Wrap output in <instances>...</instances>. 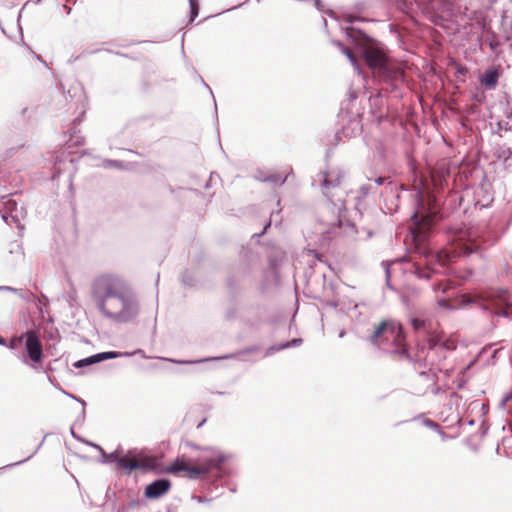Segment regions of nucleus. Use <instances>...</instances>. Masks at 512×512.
<instances>
[{
    "mask_svg": "<svg viewBox=\"0 0 512 512\" xmlns=\"http://www.w3.org/2000/svg\"><path fill=\"white\" fill-rule=\"evenodd\" d=\"M97 306L107 317L126 321L136 315L137 305L126 285L113 276H101L93 286Z\"/></svg>",
    "mask_w": 512,
    "mask_h": 512,
    "instance_id": "1",
    "label": "nucleus"
},
{
    "mask_svg": "<svg viewBox=\"0 0 512 512\" xmlns=\"http://www.w3.org/2000/svg\"><path fill=\"white\" fill-rule=\"evenodd\" d=\"M0 345H5V339L0 337Z\"/></svg>",
    "mask_w": 512,
    "mask_h": 512,
    "instance_id": "25",
    "label": "nucleus"
},
{
    "mask_svg": "<svg viewBox=\"0 0 512 512\" xmlns=\"http://www.w3.org/2000/svg\"><path fill=\"white\" fill-rule=\"evenodd\" d=\"M300 343L301 339H294L291 342H287L286 344H284L281 348H289L291 346L299 345Z\"/></svg>",
    "mask_w": 512,
    "mask_h": 512,
    "instance_id": "18",
    "label": "nucleus"
},
{
    "mask_svg": "<svg viewBox=\"0 0 512 512\" xmlns=\"http://www.w3.org/2000/svg\"><path fill=\"white\" fill-rule=\"evenodd\" d=\"M404 340L401 325L392 320L383 321L370 338L374 345L391 353L406 352Z\"/></svg>",
    "mask_w": 512,
    "mask_h": 512,
    "instance_id": "2",
    "label": "nucleus"
},
{
    "mask_svg": "<svg viewBox=\"0 0 512 512\" xmlns=\"http://www.w3.org/2000/svg\"><path fill=\"white\" fill-rule=\"evenodd\" d=\"M412 325L415 328V330H418V329H420L423 326V322L418 320V319H413L412 320Z\"/></svg>",
    "mask_w": 512,
    "mask_h": 512,
    "instance_id": "19",
    "label": "nucleus"
},
{
    "mask_svg": "<svg viewBox=\"0 0 512 512\" xmlns=\"http://www.w3.org/2000/svg\"><path fill=\"white\" fill-rule=\"evenodd\" d=\"M473 302L479 303L484 310L498 316L512 315V294L507 290L491 289L484 294L476 295Z\"/></svg>",
    "mask_w": 512,
    "mask_h": 512,
    "instance_id": "4",
    "label": "nucleus"
},
{
    "mask_svg": "<svg viewBox=\"0 0 512 512\" xmlns=\"http://www.w3.org/2000/svg\"><path fill=\"white\" fill-rule=\"evenodd\" d=\"M343 53L347 56V58L354 66L357 65V59L352 50H350L349 48H343Z\"/></svg>",
    "mask_w": 512,
    "mask_h": 512,
    "instance_id": "16",
    "label": "nucleus"
},
{
    "mask_svg": "<svg viewBox=\"0 0 512 512\" xmlns=\"http://www.w3.org/2000/svg\"><path fill=\"white\" fill-rule=\"evenodd\" d=\"M435 258L440 264H445V259L442 257L441 254L435 255Z\"/></svg>",
    "mask_w": 512,
    "mask_h": 512,
    "instance_id": "22",
    "label": "nucleus"
},
{
    "mask_svg": "<svg viewBox=\"0 0 512 512\" xmlns=\"http://www.w3.org/2000/svg\"><path fill=\"white\" fill-rule=\"evenodd\" d=\"M511 399H512V392L507 393V394L504 396V398H503V400H502V402H501V405L504 407V406L506 405V403H507L508 401H510Z\"/></svg>",
    "mask_w": 512,
    "mask_h": 512,
    "instance_id": "20",
    "label": "nucleus"
},
{
    "mask_svg": "<svg viewBox=\"0 0 512 512\" xmlns=\"http://www.w3.org/2000/svg\"><path fill=\"white\" fill-rule=\"evenodd\" d=\"M426 226H410V234L413 239V241L416 242L418 246L422 245V243L425 241L426 238V231H424V228Z\"/></svg>",
    "mask_w": 512,
    "mask_h": 512,
    "instance_id": "12",
    "label": "nucleus"
},
{
    "mask_svg": "<svg viewBox=\"0 0 512 512\" xmlns=\"http://www.w3.org/2000/svg\"><path fill=\"white\" fill-rule=\"evenodd\" d=\"M499 72L497 69H489L486 70L485 73L481 76L480 82L485 85L487 88H495L498 83Z\"/></svg>",
    "mask_w": 512,
    "mask_h": 512,
    "instance_id": "11",
    "label": "nucleus"
},
{
    "mask_svg": "<svg viewBox=\"0 0 512 512\" xmlns=\"http://www.w3.org/2000/svg\"><path fill=\"white\" fill-rule=\"evenodd\" d=\"M386 274H387V282H389V271L388 270L386 271Z\"/></svg>",
    "mask_w": 512,
    "mask_h": 512,
    "instance_id": "27",
    "label": "nucleus"
},
{
    "mask_svg": "<svg viewBox=\"0 0 512 512\" xmlns=\"http://www.w3.org/2000/svg\"><path fill=\"white\" fill-rule=\"evenodd\" d=\"M364 59L372 69H378L379 71L389 70L388 58L381 48L367 47L364 50Z\"/></svg>",
    "mask_w": 512,
    "mask_h": 512,
    "instance_id": "6",
    "label": "nucleus"
},
{
    "mask_svg": "<svg viewBox=\"0 0 512 512\" xmlns=\"http://www.w3.org/2000/svg\"><path fill=\"white\" fill-rule=\"evenodd\" d=\"M2 218L7 224H18L24 219L23 209H19L16 202L8 201L5 203V212Z\"/></svg>",
    "mask_w": 512,
    "mask_h": 512,
    "instance_id": "9",
    "label": "nucleus"
},
{
    "mask_svg": "<svg viewBox=\"0 0 512 512\" xmlns=\"http://www.w3.org/2000/svg\"><path fill=\"white\" fill-rule=\"evenodd\" d=\"M4 289L14 291V289H12L11 287H5Z\"/></svg>",
    "mask_w": 512,
    "mask_h": 512,
    "instance_id": "28",
    "label": "nucleus"
},
{
    "mask_svg": "<svg viewBox=\"0 0 512 512\" xmlns=\"http://www.w3.org/2000/svg\"><path fill=\"white\" fill-rule=\"evenodd\" d=\"M383 74H385L390 80L398 81L402 80L404 77V72L402 68L392 65L389 63V70L388 71H381Z\"/></svg>",
    "mask_w": 512,
    "mask_h": 512,
    "instance_id": "13",
    "label": "nucleus"
},
{
    "mask_svg": "<svg viewBox=\"0 0 512 512\" xmlns=\"http://www.w3.org/2000/svg\"><path fill=\"white\" fill-rule=\"evenodd\" d=\"M433 221V219L430 218V215L423 216L421 221L416 220L413 224H430V222Z\"/></svg>",
    "mask_w": 512,
    "mask_h": 512,
    "instance_id": "17",
    "label": "nucleus"
},
{
    "mask_svg": "<svg viewBox=\"0 0 512 512\" xmlns=\"http://www.w3.org/2000/svg\"><path fill=\"white\" fill-rule=\"evenodd\" d=\"M119 467L125 470L146 469L152 467V460L141 452H129L117 460Z\"/></svg>",
    "mask_w": 512,
    "mask_h": 512,
    "instance_id": "5",
    "label": "nucleus"
},
{
    "mask_svg": "<svg viewBox=\"0 0 512 512\" xmlns=\"http://www.w3.org/2000/svg\"><path fill=\"white\" fill-rule=\"evenodd\" d=\"M472 252H473V249H472V248H470V249L468 250V253H472Z\"/></svg>",
    "mask_w": 512,
    "mask_h": 512,
    "instance_id": "30",
    "label": "nucleus"
},
{
    "mask_svg": "<svg viewBox=\"0 0 512 512\" xmlns=\"http://www.w3.org/2000/svg\"><path fill=\"white\" fill-rule=\"evenodd\" d=\"M116 356L117 355L114 352H104V353L96 354V355L90 356L88 358L82 359V360L78 361L75 364V366L82 367V366L93 364V363H96V362H99V361H102L105 359H111Z\"/></svg>",
    "mask_w": 512,
    "mask_h": 512,
    "instance_id": "10",
    "label": "nucleus"
},
{
    "mask_svg": "<svg viewBox=\"0 0 512 512\" xmlns=\"http://www.w3.org/2000/svg\"><path fill=\"white\" fill-rule=\"evenodd\" d=\"M25 341V349L31 361L39 363L42 360V345L33 331H28L19 337V341Z\"/></svg>",
    "mask_w": 512,
    "mask_h": 512,
    "instance_id": "7",
    "label": "nucleus"
},
{
    "mask_svg": "<svg viewBox=\"0 0 512 512\" xmlns=\"http://www.w3.org/2000/svg\"><path fill=\"white\" fill-rule=\"evenodd\" d=\"M95 447H97L99 451L103 452L102 448H100L99 446L95 445Z\"/></svg>",
    "mask_w": 512,
    "mask_h": 512,
    "instance_id": "29",
    "label": "nucleus"
},
{
    "mask_svg": "<svg viewBox=\"0 0 512 512\" xmlns=\"http://www.w3.org/2000/svg\"><path fill=\"white\" fill-rule=\"evenodd\" d=\"M358 19H359L358 17H355L353 15H347L346 16V21L349 22V23H353L354 21H356Z\"/></svg>",
    "mask_w": 512,
    "mask_h": 512,
    "instance_id": "21",
    "label": "nucleus"
},
{
    "mask_svg": "<svg viewBox=\"0 0 512 512\" xmlns=\"http://www.w3.org/2000/svg\"><path fill=\"white\" fill-rule=\"evenodd\" d=\"M190 7H191V21H193L199 12L198 2L197 0H189Z\"/></svg>",
    "mask_w": 512,
    "mask_h": 512,
    "instance_id": "15",
    "label": "nucleus"
},
{
    "mask_svg": "<svg viewBox=\"0 0 512 512\" xmlns=\"http://www.w3.org/2000/svg\"><path fill=\"white\" fill-rule=\"evenodd\" d=\"M384 181H385V178H383V177H378V178L375 180V182H376V184H377V185H382V184L384 183Z\"/></svg>",
    "mask_w": 512,
    "mask_h": 512,
    "instance_id": "24",
    "label": "nucleus"
},
{
    "mask_svg": "<svg viewBox=\"0 0 512 512\" xmlns=\"http://www.w3.org/2000/svg\"><path fill=\"white\" fill-rule=\"evenodd\" d=\"M428 424L433 427H438V425L434 424L433 422L429 421Z\"/></svg>",
    "mask_w": 512,
    "mask_h": 512,
    "instance_id": "26",
    "label": "nucleus"
},
{
    "mask_svg": "<svg viewBox=\"0 0 512 512\" xmlns=\"http://www.w3.org/2000/svg\"><path fill=\"white\" fill-rule=\"evenodd\" d=\"M288 174V171L275 172L264 178V181L271 182L275 185H282L286 181Z\"/></svg>",
    "mask_w": 512,
    "mask_h": 512,
    "instance_id": "14",
    "label": "nucleus"
},
{
    "mask_svg": "<svg viewBox=\"0 0 512 512\" xmlns=\"http://www.w3.org/2000/svg\"><path fill=\"white\" fill-rule=\"evenodd\" d=\"M171 483L166 479L156 480L145 488V496L149 499H157L166 494L170 489Z\"/></svg>",
    "mask_w": 512,
    "mask_h": 512,
    "instance_id": "8",
    "label": "nucleus"
},
{
    "mask_svg": "<svg viewBox=\"0 0 512 512\" xmlns=\"http://www.w3.org/2000/svg\"><path fill=\"white\" fill-rule=\"evenodd\" d=\"M420 5H426L429 4L432 0H415Z\"/></svg>",
    "mask_w": 512,
    "mask_h": 512,
    "instance_id": "23",
    "label": "nucleus"
},
{
    "mask_svg": "<svg viewBox=\"0 0 512 512\" xmlns=\"http://www.w3.org/2000/svg\"><path fill=\"white\" fill-rule=\"evenodd\" d=\"M199 461L198 465H192L183 459H177L167 468V471L172 474L183 472L189 478L196 479L201 475L209 473L212 469L218 468L224 461V457L216 450L207 449Z\"/></svg>",
    "mask_w": 512,
    "mask_h": 512,
    "instance_id": "3",
    "label": "nucleus"
}]
</instances>
